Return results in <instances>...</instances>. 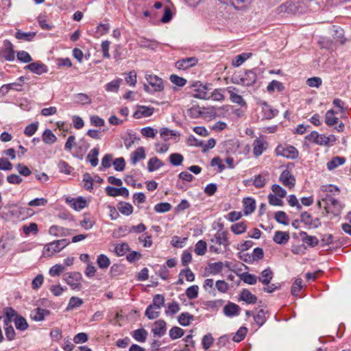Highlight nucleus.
Returning a JSON list of instances; mask_svg holds the SVG:
<instances>
[{
	"instance_id": "864d4df0",
	"label": "nucleus",
	"mask_w": 351,
	"mask_h": 351,
	"mask_svg": "<svg viewBox=\"0 0 351 351\" xmlns=\"http://www.w3.org/2000/svg\"><path fill=\"white\" fill-rule=\"evenodd\" d=\"M82 182L84 183L83 186L88 191H91L93 186L94 180L88 173H85L83 175Z\"/></svg>"
},
{
	"instance_id": "09e8293b",
	"label": "nucleus",
	"mask_w": 351,
	"mask_h": 351,
	"mask_svg": "<svg viewBox=\"0 0 351 351\" xmlns=\"http://www.w3.org/2000/svg\"><path fill=\"white\" fill-rule=\"evenodd\" d=\"M206 249V243L203 240H199L195 245V252L198 256H203L205 254Z\"/></svg>"
},
{
	"instance_id": "f03ea898",
	"label": "nucleus",
	"mask_w": 351,
	"mask_h": 351,
	"mask_svg": "<svg viewBox=\"0 0 351 351\" xmlns=\"http://www.w3.org/2000/svg\"><path fill=\"white\" fill-rule=\"evenodd\" d=\"M82 279V276L80 272H69L64 274V281L69 285L73 289H80L82 285L80 281Z\"/></svg>"
},
{
	"instance_id": "0e129e2a",
	"label": "nucleus",
	"mask_w": 351,
	"mask_h": 351,
	"mask_svg": "<svg viewBox=\"0 0 351 351\" xmlns=\"http://www.w3.org/2000/svg\"><path fill=\"white\" fill-rule=\"evenodd\" d=\"M169 79L173 84L180 87H182L186 84V79L182 77H179L178 75L175 74L171 75Z\"/></svg>"
},
{
	"instance_id": "72a5a7b5",
	"label": "nucleus",
	"mask_w": 351,
	"mask_h": 351,
	"mask_svg": "<svg viewBox=\"0 0 351 351\" xmlns=\"http://www.w3.org/2000/svg\"><path fill=\"white\" fill-rule=\"evenodd\" d=\"M147 332L144 328H139L133 331V338L139 342H145L147 337Z\"/></svg>"
},
{
	"instance_id": "1a4fd4ad",
	"label": "nucleus",
	"mask_w": 351,
	"mask_h": 351,
	"mask_svg": "<svg viewBox=\"0 0 351 351\" xmlns=\"http://www.w3.org/2000/svg\"><path fill=\"white\" fill-rule=\"evenodd\" d=\"M146 79L154 91L160 92L164 89L163 81L160 77L154 75H147Z\"/></svg>"
},
{
	"instance_id": "c9c22d12",
	"label": "nucleus",
	"mask_w": 351,
	"mask_h": 351,
	"mask_svg": "<svg viewBox=\"0 0 351 351\" xmlns=\"http://www.w3.org/2000/svg\"><path fill=\"white\" fill-rule=\"evenodd\" d=\"M56 136L55 134H53L51 130L47 129L44 131L43 134V141L45 143L53 144L56 141Z\"/></svg>"
},
{
	"instance_id": "e2e57ef3",
	"label": "nucleus",
	"mask_w": 351,
	"mask_h": 351,
	"mask_svg": "<svg viewBox=\"0 0 351 351\" xmlns=\"http://www.w3.org/2000/svg\"><path fill=\"white\" fill-rule=\"evenodd\" d=\"M223 263L222 262H216L210 263L208 265L209 269L210 270V273L212 274H217L222 271Z\"/></svg>"
},
{
	"instance_id": "6e6552de",
	"label": "nucleus",
	"mask_w": 351,
	"mask_h": 351,
	"mask_svg": "<svg viewBox=\"0 0 351 351\" xmlns=\"http://www.w3.org/2000/svg\"><path fill=\"white\" fill-rule=\"evenodd\" d=\"M25 69H28L32 73L37 75H42L46 73L48 71V67L40 62H35L29 64L25 67Z\"/></svg>"
},
{
	"instance_id": "13d9d810",
	"label": "nucleus",
	"mask_w": 351,
	"mask_h": 351,
	"mask_svg": "<svg viewBox=\"0 0 351 351\" xmlns=\"http://www.w3.org/2000/svg\"><path fill=\"white\" fill-rule=\"evenodd\" d=\"M169 162L174 166L180 165L184 160L182 155L178 153H173L169 156Z\"/></svg>"
},
{
	"instance_id": "bf43d9fd",
	"label": "nucleus",
	"mask_w": 351,
	"mask_h": 351,
	"mask_svg": "<svg viewBox=\"0 0 351 351\" xmlns=\"http://www.w3.org/2000/svg\"><path fill=\"white\" fill-rule=\"evenodd\" d=\"M199 287L197 285H192L186 289V295L190 299L193 300L198 296Z\"/></svg>"
},
{
	"instance_id": "20e7f679",
	"label": "nucleus",
	"mask_w": 351,
	"mask_h": 351,
	"mask_svg": "<svg viewBox=\"0 0 351 351\" xmlns=\"http://www.w3.org/2000/svg\"><path fill=\"white\" fill-rule=\"evenodd\" d=\"M326 202L325 209L329 213L330 206H332V210L331 211L335 215H338L341 209V206L339 202L332 197L330 195H326V197L323 199Z\"/></svg>"
},
{
	"instance_id": "a19ab883",
	"label": "nucleus",
	"mask_w": 351,
	"mask_h": 351,
	"mask_svg": "<svg viewBox=\"0 0 351 351\" xmlns=\"http://www.w3.org/2000/svg\"><path fill=\"white\" fill-rule=\"evenodd\" d=\"M165 304V298L160 294L156 295L152 300V303L149 306L155 308V309H160Z\"/></svg>"
},
{
	"instance_id": "0eeeda50",
	"label": "nucleus",
	"mask_w": 351,
	"mask_h": 351,
	"mask_svg": "<svg viewBox=\"0 0 351 351\" xmlns=\"http://www.w3.org/2000/svg\"><path fill=\"white\" fill-rule=\"evenodd\" d=\"M105 191L106 194L111 197L123 196L128 197L129 196V191L125 187L115 188L108 186L106 187Z\"/></svg>"
},
{
	"instance_id": "5701e85b",
	"label": "nucleus",
	"mask_w": 351,
	"mask_h": 351,
	"mask_svg": "<svg viewBox=\"0 0 351 351\" xmlns=\"http://www.w3.org/2000/svg\"><path fill=\"white\" fill-rule=\"evenodd\" d=\"M227 90L230 93V99L233 103L237 104L241 106H244L246 105V102L244 101L242 96L233 92V90H237L236 88L230 86L228 87Z\"/></svg>"
},
{
	"instance_id": "e433bc0d",
	"label": "nucleus",
	"mask_w": 351,
	"mask_h": 351,
	"mask_svg": "<svg viewBox=\"0 0 351 351\" xmlns=\"http://www.w3.org/2000/svg\"><path fill=\"white\" fill-rule=\"evenodd\" d=\"M240 278L245 283L251 285H255L257 282V280H258V278L256 276L249 274L247 272L241 274L240 275Z\"/></svg>"
},
{
	"instance_id": "cd10ccee",
	"label": "nucleus",
	"mask_w": 351,
	"mask_h": 351,
	"mask_svg": "<svg viewBox=\"0 0 351 351\" xmlns=\"http://www.w3.org/2000/svg\"><path fill=\"white\" fill-rule=\"evenodd\" d=\"M99 149L98 147H94L88 153L86 159L90 163L92 167H96L98 165V155Z\"/></svg>"
},
{
	"instance_id": "8fccbe9b",
	"label": "nucleus",
	"mask_w": 351,
	"mask_h": 351,
	"mask_svg": "<svg viewBox=\"0 0 351 351\" xmlns=\"http://www.w3.org/2000/svg\"><path fill=\"white\" fill-rule=\"evenodd\" d=\"M230 229L234 234H240L246 231L247 226L244 221H241L232 225Z\"/></svg>"
},
{
	"instance_id": "6e6d98bb",
	"label": "nucleus",
	"mask_w": 351,
	"mask_h": 351,
	"mask_svg": "<svg viewBox=\"0 0 351 351\" xmlns=\"http://www.w3.org/2000/svg\"><path fill=\"white\" fill-rule=\"evenodd\" d=\"M171 207V205L168 202H161L155 205L154 210L158 213H164L169 211Z\"/></svg>"
},
{
	"instance_id": "de8ad7c7",
	"label": "nucleus",
	"mask_w": 351,
	"mask_h": 351,
	"mask_svg": "<svg viewBox=\"0 0 351 351\" xmlns=\"http://www.w3.org/2000/svg\"><path fill=\"white\" fill-rule=\"evenodd\" d=\"M97 263L99 268L107 269L110 264V261L105 254H100L97 259Z\"/></svg>"
},
{
	"instance_id": "a211bd4d",
	"label": "nucleus",
	"mask_w": 351,
	"mask_h": 351,
	"mask_svg": "<svg viewBox=\"0 0 351 351\" xmlns=\"http://www.w3.org/2000/svg\"><path fill=\"white\" fill-rule=\"evenodd\" d=\"M5 49L3 51L4 58L8 61H12L14 60V51L13 49L12 44L8 40L4 41Z\"/></svg>"
},
{
	"instance_id": "9b49d317",
	"label": "nucleus",
	"mask_w": 351,
	"mask_h": 351,
	"mask_svg": "<svg viewBox=\"0 0 351 351\" xmlns=\"http://www.w3.org/2000/svg\"><path fill=\"white\" fill-rule=\"evenodd\" d=\"M241 308L233 302H228L223 308V313L227 317H234L239 315Z\"/></svg>"
},
{
	"instance_id": "f257e3e1",
	"label": "nucleus",
	"mask_w": 351,
	"mask_h": 351,
	"mask_svg": "<svg viewBox=\"0 0 351 351\" xmlns=\"http://www.w3.org/2000/svg\"><path fill=\"white\" fill-rule=\"evenodd\" d=\"M69 244V241L65 239L51 242L45 246L43 254L46 256H51L55 253L60 252Z\"/></svg>"
},
{
	"instance_id": "603ef678",
	"label": "nucleus",
	"mask_w": 351,
	"mask_h": 351,
	"mask_svg": "<svg viewBox=\"0 0 351 351\" xmlns=\"http://www.w3.org/2000/svg\"><path fill=\"white\" fill-rule=\"evenodd\" d=\"M184 334V331L180 327L173 326L169 330V337L172 340L177 339L178 338L182 337Z\"/></svg>"
},
{
	"instance_id": "393cba45",
	"label": "nucleus",
	"mask_w": 351,
	"mask_h": 351,
	"mask_svg": "<svg viewBox=\"0 0 351 351\" xmlns=\"http://www.w3.org/2000/svg\"><path fill=\"white\" fill-rule=\"evenodd\" d=\"M145 158V152L143 147H139L131 154V162L135 165L139 160Z\"/></svg>"
},
{
	"instance_id": "4be33fe9",
	"label": "nucleus",
	"mask_w": 351,
	"mask_h": 351,
	"mask_svg": "<svg viewBox=\"0 0 351 351\" xmlns=\"http://www.w3.org/2000/svg\"><path fill=\"white\" fill-rule=\"evenodd\" d=\"M252 2V0H231L229 4L236 10H245L250 6Z\"/></svg>"
},
{
	"instance_id": "2f4dec72",
	"label": "nucleus",
	"mask_w": 351,
	"mask_h": 351,
	"mask_svg": "<svg viewBox=\"0 0 351 351\" xmlns=\"http://www.w3.org/2000/svg\"><path fill=\"white\" fill-rule=\"evenodd\" d=\"M117 208L121 214L126 216H129L133 213L132 206L128 202H120Z\"/></svg>"
},
{
	"instance_id": "a18cd8bd",
	"label": "nucleus",
	"mask_w": 351,
	"mask_h": 351,
	"mask_svg": "<svg viewBox=\"0 0 351 351\" xmlns=\"http://www.w3.org/2000/svg\"><path fill=\"white\" fill-rule=\"evenodd\" d=\"M121 82L122 80L119 78L108 82L105 86L106 90L108 92H117Z\"/></svg>"
},
{
	"instance_id": "4c0bfd02",
	"label": "nucleus",
	"mask_w": 351,
	"mask_h": 351,
	"mask_svg": "<svg viewBox=\"0 0 351 351\" xmlns=\"http://www.w3.org/2000/svg\"><path fill=\"white\" fill-rule=\"evenodd\" d=\"M14 324L16 328L22 331L25 330L28 328V324L26 319L21 315L16 316Z\"/></svg>"
},
{
	"instance_id": "b1692460",
	"label": "nucleus",
	"mask_w": 351,
	"mask_h": 351,
	"mask_svg": "<svg viewBox=\"0 0 351 351\" xmlns=\"http://www.w3.org/2000/svg\"><path fill=\"white\" fill-rule=\"evenodd\" d=\"M67 201L70 203V205L72 206V208L75 210H80L87 206L86 199L82 197H79L77 199L73 198L71 200L67 199Z\"/></svg>"
},
{
	"instance_id": "052dcab7",
	"label": "nucleus",
	"mask_w": 351,
	"mask_h": 351,
	"mask_svg": "<svg viewBox=\"0 0 351 351\" xmlns=\"http://www.w3.org/2000/svg\"><path fill=\"white\" fill-rule=\"evenodd\" d=\"M75 101L77 104L84 105L91 103L90 98L84 93H78L75 95Z\"/></svg>"
},
{
	"instance_id": "3c124183",
	"label": "nucleus",
	"mask_w": 351,
	"mask_h": 351,
	"mask_svg": "<svg viewBox=\"0 0 351 351\" xmlns=\"http://www.w3.org/2000/svg\"><path fill=\"white\" fill-rule=\"evenodd\" d=\"M160 309H155L152 306H148L145 310V315L149 319H154L159 317Z\"/></svg>"
},
{
	"instance_id": "423d86ee",
	"label": "nucleus",
	"mask_w": 351,
	"mask_h": 351,
	"mask_svg": "<svg viewBox=\"0 0 351 351\" xmlns=\"http://www.w3.org/2000/svg\"><path fill=\"white\" fill-rule=\"evenodd\" d=\"M279 180L284 186L288 187L289 189L293 188L295 184V177L287 169L284 170L281 173Z\"/></svg>"
},
{
	"instance_id": "9d476101",
	"label": "nucleus",
	"mask_w": 351,
	"mask_h": 351,
	"mask_svg": "<svg viewBox=\"0 0 351 351\" xmlns=\"http://www.w3.org/2000/svg\"><path fill=\"white\" fill-rule=\"evenodd\" d=\"M154 108L145 106H138L137 110L134 112L133 117L135 119L148 117L153 114Z\"/></svg>"
},
{
	"instance_id": "f704fd0d",
	"label": "nucleus",
	"mask_w": 351,
	"mask_h": 351,
	"mask_svg": "<svg viewBox=\"0 0 351 351\" xmlns=\"http://www.w3.org/2000/svg\"><path fill=\"white\" fill-rule=\"evenodd\" d=\"M138 45L141 48H148L154 50L157 46V43L145 38H141L138 41Z\"/></svg>"
},
{
	"instance_id": "7ed1b4c3",
	"label": "nucleus",
	"mask_w": 351,
	"mask_h": 351,
	"mask_svg": "<svg viewBox=\"0 0 351 351\" xmlns=\"http://www.w3.org/2000/svg\"><path fill=\"white\" fill-rule=\"evenodd\" d=\"M276 153L278 156L285 158L295 159L298 156V152L293 146H287L286 147L278 145L276 149Z\"/></svg>"
},
{
	"instance_id": "69168bd1",
	"label": "nucleus",
	"mask_w": 351,
	"mask_h": 351,
	"mask_svg": "<svg viewBox=\"0 0 351 351\" xmlns=\"http://www.w3.org/2000/svg\"><path fill=\"white\" fill-rule=\"evenodd\" d=\"M58 167L61 173H64L66 175L71 174V170L73 169V168L64 160H60L58 164Z\"/></svg>"
},
{
	"instance_id": "5fc2aeb1",
	"label": "nucleus",
	"mask_w": 351,
	"mask_h": 351,
	"mask_svg": "<svg viewBox=\"0 0 351 351\" xmlns=\"http://www.w3.org/2000/svg\"><path fill=\"white\" fill-rule=\"evenodd\" d=\"M274 218L276 221L279 223L283 225L289 224L288 216L284 211H277L275 213Z\"/></svg>"
},
{
	"instance_id": "39448f33",
	"label": "nucleus",
	"mask_w": 351,
	"mask_h": 351,
	"mask_svg": "<svg viewBox=\"0 0 351 351\" xmlns=\"http://www.w3.org/2000/svg\"><path fill=\"white\" fill-rule=\"evenodd\" d=\"M197 63L198 59L196 57H189L178 60L176 62V67L180 70H186L195 66Z\"/></svg>"
},
{
	"instance_id": "79ce46f5",
	"label": "nucleus",
	"mask_w": 351,
	"mask_h": 351,
	"mask_svg": "<svg viewBox=\"0 0 351 351\" xmlns=\"http://www.w3.org/2000/svg\"><path fill=\"white\" fill-rule=\"evenodd\" d=\"M284 89L285 87L282 83L277 80H272L267 86V90L268 92H274L276 90L278 92H281Z\"/></svg>"
},
{
	"instance_id": "37998d69",
	"label": "nucleus",
	"mask_w": 351,
	"mask_h": 351,
	"mask_svg": "<svg viewBox=\"0 0 351 351\" xmlns=\"http://www.w3.org/2000/svg\"><path fill=\"white\" fill-rule=\"evenodd\" d=\"M334 114L335 111L332 109L328 110L325 114V123L329 126L337 123L338 118L335 117Z\"/></svg>"
},
{
	"instance_id": "7c9ffc66",
	"label": "nucleus",
	"mask_w": 351,
	"mask_h": 351,
	"mask_svg": "<svg viewBox=\"0 0 351 351\" xmlns=\"http://www.w3.org/2000/svg\"><path fill=\"white\" fill-rule=\"evenodd\" d=\"M346 162V159L343 157L336 156L328 161L326 164L328 170H333L337 167L342 165Z\"/></svg>"
},
{
	"instance_id": "bb28decb",
	"label": "nucleus",
	"mask_w": 351,
	"mask_h": 351,
	"mask_svg": "<svg viewBox=\"0 0 351 351\" xmlns=\"http://www.w3.org/2000/svg\"><path fill=\"white\" fill-rule=\"evenodd\" d=\"M243 79L244 81V86H250L256 82L257 76L252 70H249L245 71Z\"/></svg>"
},
{
	"instance_id": "f3484780",
	"label": "nucleus",
	"mask_w": 351,
	"mask_h": 351,
	"mask_svg": "<svg viewBox=\"0 0 351 351\" xmlns=\"http://www.w3.org/2000/svg\"><path fill=\"white\" fill-rule=\"evenodd\" d=\"M253 145V154L256 157L260 156L267 149V143L260 138L256 139Z\"/></svg>"
},
{
	"instance_id": "6ab92c4d",
	"label": "nucleus",
	"mask_w": 351,
	"mask_h": 351,
	"mask_svg": "<svg viewBox=\"0 0 351 351\" xmlns=\"http://www.w3.org/2000/svg\"><path fill=\"white\" fill-rule=\"evenodd\" d=\"M263 112L264 113V117L267 119H271L275 117L278 113V110L273 108L270 105L264 101L262 104Z\"/></svg>"
},
{
	"instance_id": "412c9836",
	"label": "nucleus",
	"mask_w": 351,
	"mask_h": 351,
	"mask_svg": "<svg viewBox=\"0 0 351 351\" xmlns=\"http://www.w3.org/2000/svg\"><path fill=\"white\" fill-rule=\"evenodd\" d=\"M155 328L152 329V332L154 335L158 337H162L167 330L166 322L162 319H159L154 323Z\"/></svg>"
},
{
	"instance_id": "f8f14e48",
	"label": "nucleus",
	"mask_w": 351,
	"mask_h": 351,
	"mask_svg": "<svg viewBox=\"0 0 351 351\" xmlns=\"http://www.w3.org/2000/svg\"><path fill=\"white\" fill-rule=\"evenodd\" d=\"M257 297L252 294L248 289H243L240 293L239 300L245 302L247 304H252L257 302Z\"/></svg>"
},
{
	"instance_id": "c756f323",
	"label": "nucleus",
	"mask_w": 351,
	"mask_h": 351,
	"mask_svg": "<svg viewBox=\"0 0 351 351\" xmlns=\"http://www.w3.org/2000/svg\"><path fill=\"white\" fill-rule=\"evenodd\" d=\"M164 163L157 157L150 158L147 163V169L149 172L154 171L162 167Z\"/></svg>"
},
{
	"instance_id": "4d7b16f0",
	"label": "nucleus",
	"mask_w": 351,
	"mask_h": 351,
	"mask_svg": "<svg viewBox=\"0 0 351 351\" xmlns=\"http://www.w3.org/2000/svg\"><path fill=\"white\" fill-rule=\"evenodd\" d=\"M130 250V247L128 243H123L120 245H117L114 247V252L119 256H123L127 252Z\"/></svg>"
},
{
	"instance_id": "dca6fc26",
	"label": "nucleus",
	"mask_w": 351,
	"mask_h": 351,
	"mask_svg": "<svg viewBox=\"0 0 351 351\" xmlns=\"http://www.w3.org/2000/svg\"><path fill=\"white\" fill-rule=\"evenodd\" d=\"M210 241L219 245H223L225 247L229 245L226 232H220L218 231Z\"/></svg>"
},
{
	"instance_id": "2eb2a0df",
	"label": "nucleus",
	"mask_w": 351,
	"mask_h": 351,
	"mask_svg": "<svg viewBox=\"0 0 351 351\" xmlns=\"http://www.w3.org/2000/svg\"><path fill=\"white\" fill-rule=\"evenodd\" d=\"M269 174L267 171L256 175L253 180L254 186L258 189L264 187L269 180Z\"/></svg>"
},
{
	"instance_id": "a878e982",
	"label": "nucleus",
	"mask_w": 351,
	"mask_h": 351,
	"mask_svg": "<svg viewBox=\"0 0 351 351\" xmlns=\"http://www.w3.org/2000/svg\"><path fill=\"white\" fill-rule=\"evenodd\" d=\"M258 278L263 284L268 285L273 278V271L269 267H268L261 272V276Z\"/></svg>"
},
{
	"instance_id": "49530a36",
	"label": "nucleus",
	"mask_w": 351,
	"mask_h": 351,
	"mask_svg": "<svg viewBox=\"0 0 351 351\" xmlns=\"http://www.w3.org/2000/svg\"><path fill=\"white\" fill-rule=\"evenodd\" d=\"M68 230L65 229L62 227H60L58 226H52L50 227L49 230V232L50 234L54 235L56 237H62L66 235V232Z\"/></svg>"
},
{
	"instance_id": "ddd939ff",
	"label": "nucleus",
	"mask_w": 351,
	"mask_h": 351,
	"mask_svg": "<svg viewBox=\"0 0 351 351\" xmlns=\"http://www.w3.org/2000/svg\"><path fill=\"white\" fill-rule=\"evenodd\" d=\"M299 235L302 242L311 247H314L319 243V240L316 237L308 235L306 232L301 231L299 232Z\"/></svg>"
},
{
	"instance_id": "774afa93",
	"label": "nucleus",
	"mask_w": 351,
	"mask_h": 351,
	"mask_svg": "<svg viewBox=\"0 0 351 351\" xmlns=\"http://www.w3.org/2000/svg\"><path fill=\"white\" fill-rule=\"evenodd\" d=\"M254 319L256 324L261 326L266 321L265 311L263 309L259 310L258 313L254 316Z\"/></svg>"
},
{
	"instance_id": "58836bf2",
	"label": "nucleus",
	"mask_w": 351,
	"mask_h": 351,
	"mask_svg": "<svg viewBox=\"0 0 351 351\" xmlns=\"http://www.w3.org/2000/svg\"><path fill=\"white\" fill-rule=\"evenodd\" d=\"M82 304L83 300L81 298L73 296L70 298L66 310L67 311L73 310L80 307Z\"/></svg>"
},
{
	"instance_id": "ea45409f",
	"label": "nucleus",
	"mask_w": 351,
	"mask_h": 351,
	"mask_svg": "<svg viewBox=\"0 0 351 351\" xmlns=\"http://www.w3.org/2000/svg\"><path fill=\"white\" fill-rule=\"evenodd\" d=\"M36 32H23L19 30L16 32L15 37L19 40L31 41L35 37Z\"/></svg>"
},
{
	"instance_id": "c85d7f7f",
	"label": "nucleus",
	"mask_w": 351,
	"mask_h": 351,
	"mask_svg": "<svg viewBox=\"0 0 351 351\" xmlns=\"http://www.w3.org/2000/svg\"><path fill=\"white\" fill-rule=\"evenodd\" d=\"M194 320V316L189 313H182L178 317L179 324L182 326H189Z\"/></svg>"
},
{
	"instance_id": "338daca9",
	"label": "nucleus",
	"mask_w": 351,
	"mask_h": 351,
	"mask_svg": "<svg viewBox=\"0 0 351 351\" xmlns=\"http://www.w3.org/2000/svg\"><path fill=\"white\" fill-rule=\"evenodd\" d=\"M38 123L37 122L30 123L25 127L24 134L27 136H32L36 133V132L38 130Z\"/></svg>"
},
{
	"instance_id": "4468645a",
	"label": "nucleus",
	"mask_w": 351,
	"mask_h": 351,
	"mask_svg": "<svg viewBox=\"0 0 351 351\" xmlns=\"http://www.w3.org/2000/svg\"><path fill=\"white\" fill-rule=\"evenodd\" d=\"M243 213L245 215L252 214L256 208L255 199L252 197H245L243 199Z\"/></svg>"
},
{
	"instance_id": "aec40b11",
	"label": "nucleus",
	"mask_w": 351,
	"mask_h": 351,
	"mask_svg": "<svg viewBox=\"0 0 351 351\" xmlns=\"http://www.w3.org/2000/svg\"><path fill=\"white\" fill-rule=\"evenodd\" d=\"M289 238L290 237L289 232L278 230L275 232L273 240L276 243L285 245L288 242Z\"/></svg>"
},
{
	"instance_id": "c03bdc74",
	"label": "nucleus",
	"mask_w": 351,
	"mask_h": 351,
	"mask_svg": "<svg viewBox=\"0 0 351 351\" xmlns=\"http://www.w3.org/2000/svg\"><path fill=\"white\" fill-rule=\"evenodd\" d=\"M247 332V329L245 326H241L239 328V329L237 331V332L232 337V340L234 342H240L246 336Z\"/></svg>"
},
{
	"instance_id": "680f3d73",
	"label": "nucleus",
	"mask_w": 351,
	"mask_h": 351,
	"mask_svg": "<svg viewBox=\"0 0 351 351\" xmlns=\"http://www.w3.org/2000/svg\"><path fill=\"white\" fill-rule=\"evenodd\" d=\"M49 315V311L48 310L37 308L36 314L34 315L32 314V317L36 321H42L44 319L45 315Z\"/></svg>"
},
{
	"instance_id": "473e14b6",
	"label": "nucleus",
	"mask_w": 351,
	"mask_h": 351,
	"mask_svg": "<svg viewBox=\"0 0 351 351\" xmlns=\"http://www.w3.org/2000/svg\"><path fill=\"white\" fill-rule=\"evenodd\" d=\"M252 56V53L250 52H244L238 56H237L234 60L232 61V64L234 66H239L241 65L245 60L249 59Z\"/></svg>"
}]
</instances>
